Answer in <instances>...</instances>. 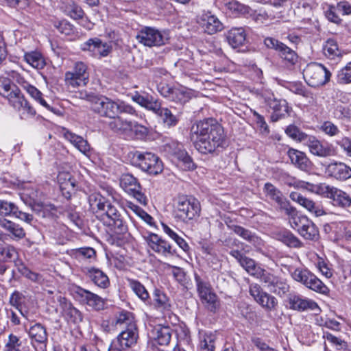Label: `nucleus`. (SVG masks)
<instances>
[{
	"mask_svg": "<svg viewBox=\"0 0 351 351\" xmlns=\"http://www.w3.org/2000/svg\"><path fill=\"white\" fill-rule=\"evenodd\" d=\"M289 286L278 278L269 291L279 295H282L289 291Z\"/></svg>",
	"mask_w": 351,
	"mask_h": 351,
	"instance_id": "obj_55",
	"label": "nucleus"
},
{
	"mask_svg": "<svg viewBox=\"0 0 351 351\" xmlns=\"http://www.w3.org/2000/svg\"><path fill=\"white\" fill-rule=\"evenodd\" d=\"M323 51L325 56L331 60L342 56L341 51L338 48V45H324Z\"/></svg>",
	"mask_w": 351,
	"mask_h": 351,
	"instance_id": "obj_57",
	"label": "nucleus"
},
{
	"mask_svg": "<svg viewBox=\"0 0 351 351\" xmlns=\"http://www.w3.org/2000/svg\"><path fill=\"white\" fill-rule=\"evenodd\" d=\"M230 228L236 234L255 246L261 245L262 240L250 230L238 225H232Z\"/></svg>",
	"mask_w": 351,
	"mask_h": 351,
	"instance_id": "obj_24",
	"label": "nucleus"
},
{
	"mask_svg": "<svg viewBox=\"0 0 351 351\" xmlns=\"http://www.w3.org/2000/svg\"><path fill=\"white\" fill-rule=\"evenodd\" d=\"M53 27L64 35H71L73 33V26L67 21L62 20L53 22Z\"/></svg>",
	"mask_w": 351,
	"mask_h": 351,
	"instance_id": "obj_52",
	"label": "nucleus"
},
{
	"mask_svg": "<svg viewBox=\"0 0 351 351\" xmlns=\"http://www.w3.org/2000/svg\"><path fill=\"white\" fill-rule=\"evenodd\" d=\"M76 294L82 304H86L96 311L104 310L106 308V300L88 290L78 287Z\"/></svg>",
	"mask_w": 351,
	"mask_h": 351,
	"instance_id": "obj_11",
	"label": "nucleus"
},
{
	"mask_svg": "<svg viewBox=\"0 0 351 351\" xmlns=\"http://www.w3.org/2000/svg\"><path fill=\"white\" fill-rule=\"evenodd\" d=\"M308 289L322 294H326L328 288L313 274L308 272Z\"/></svg>",
	"mask_w": 351,
	"mask_h": 351,
	"instance_id": "obj_38",
	"label": "nucleus"
},
{
	"mask_svg": "<svg viewBox=\"0 0 351 351\" xmlns=\"http://www.w3.org/2000/svg\"><path fill=\"white\" fill-rule=\"evenodd\" d=\"M28 334L31 340L38 343H45L47 341L48 335L46 328L40 323H36L30 326Z\"/></svg>",
	"mask_w": 351,
	"mask_h": 351,
	"instance_id": "obj_22",
	"label": "nucleus"
},
{
	"mask_svg": "<svg viewBox=\"0 0 351 351\" xmlns=\"http://www.w3.org/2000/svg\"><path fill=\"white\" fill-rule=\"evenodd\" d=\"M240 265L250 275L254 277L258 275V270L262 269L256 264L253 259L247 256L245 257Z\"/></svg>",
	"mask_w": 351,
	"mask_h": 351,
	"instance_id": "obj_48",
	"label": "nucleus"
},
{
	"mask_svg": "<svg viewBox=\"0 0 351 351\" xmlns=\"http://www.w3.org/2000/svg\"><path fill=\"white\" fill-rule=\"evenodd\" d=\"M190 138L199 153L208 154L223 146L226 135L221 125L215 119L208 118L192 125Z\"/></svg>",
	"mask_w": 351,
	"mask_h": 351,
	"instance_id": "obj_1",
	"label": "nucleus"
},
{
	"mask_svg": "<svg viewBox=\"0 0 351 351\" xmlns=\"http://www.w3.org/2000/svg\"><path fill=\"white\" fill-rule=\"evenodd\" d=\"M83 272L93 283L100 288L105 289L110 285L108 276L98 268L84 267Z\"/></svg>",
	"mask_w": 351,
	"mask_h": 351,
	"instance_id": "obj_15",
	"label": "nucleus"
},
{
	"mask_svg": "<svg viewBox=\"0 0 351 351\" xmlns=\"http://www.w3.org/2000/svg\"><path fill=\"white\" fill-rule=\"evenodd\" d=\"M82 50L87 51L93 58L100 59L107 56L112 51L111 45H85Z\"/></svg>",
	"mask_w": 351,
	"mask_h": 351,
	"instance_id": "obj_30",
	"label": "nucleus"
},
{
	"mask_svg": "<svg viewBox=\"0 0 351 351\" xmlns=\"http://www.w3.org/2000/svg\"><path fill=\"white\" fill-rule=\"evenodd\" d=\"M65 14L71 18L77 20L83 17L84 12L80 6L75 3H69L64 8Z\"/></svg>",
	"mask_w": 351,
	"mask_h": 351,
	"instance_id": "obj_47",
	"label": "nucleus"
},
{
	"mask_svg": "<svg viewBox=\"0 0 351 351\" xmlns=\"http://www.w3.org/2000/svg\"><path fill=\"white\" fill-rule=\"evenodd\" d=\"M132 164L149 175L156 176L163 170L161 160L155 154L135 151L130 153Z\"/></svg>",
	"mask_w": 351,
	"mask_h": 351,
	"instance_id": "obj_3",
	"label": "nucleus"
},
{
	"mask_svg": "<svg viewBox=\"0 0 351 351\" xmlns=\"http://www.w3.org/2000/svg\"><path fill=\"white\" fill-rule=\"evenodd\" d=\"M14 84H12L9 80H0V95L7 98L13 90Z\"/></svg>",
	"mask_w": 351,
	"mask_h": 351,
	"instance_id": "obj_61",
	"label": "nucleus"
},
{
	"mask_svg": "<svg viewBox=\"0 0 351 351\" xmlns=\"http://www.w3.org/2000/svg\"><path fill=\"white\" fill-rule=\"evenodd\" d=\"M136 38L143 44H165L169 36L167 31L161 32L154 27H145L139 32Z\"/></svg>",
	"mask_w": 351,
	"mask_h": 351,
	"instance_id": "obj_8",
	"label": "nucleus"
},
{
	"mask_svg": "<svg viewBox=\"0 0 351 351\" xmlns=\"http://www.w3.org/2000/svg\"><path fill=\"white\" fill-rule=\"evenodd\" d=\"M112 121L109 123V128L114 132L121 134H128L132 132V121L123 119L119 114L112 118Z\"/></svg>",
	"mask_w": 351,
	"mask_h": 351,
	"instance_id": "obj_21",
	"label": "nucleus"
},
{
	"mask_svg": "<svg viewBox=\"0 0 351 351\" xmlns=\"http://www.w3.org/2000/svg\"><path fill=\"white\" fill-rule=\"evenodd\" d=\"M337 143L343 149L346 156L351 158V139L348 137H343L339 140Z\"/></svg>",
	"mask_w": 351,
	"mask_h": 351,
	"instance_id": "obj_64",
	"label": "nucleus"
},
{
	"mask_svg": "<svg viewBox=\"0 0 351 351\" xmlns=\"http://www.w3.org/2000/svg\"><path fill=\"white\" fill-rule=\"evenodd\" d=\"M128 286L136 294V295L143 302H147L149 299V295L145 287L138 280L132 278L127 279Z\"/></svg>",
	"mask_w": 351,
	"mask_h": 351,
	"instance_id": "obj_32",
	"label": "nucleus"
},
{
	"mask_svg": "<svg viewBox=\"0 0 351 351\" xmlns=\"http://www.w3.org/2000/svg\"><path fill=\"white\" fill-rule=\"evenodd\" d=\"M18 271L24 277L34 282H38L42 280V276L30 270L25 264L20 263L17 265Z\"/></svg>",
	"mask_w": 351,
	"mask_h": 351,
	"instance_id": "obj_46",
	"label": "nucleus"
},
{
	"mask_svg": "<svg viewBox=\"0 0 351 351\" xmlns=\"http://www.w3.org/2000/svg\"><path fill=\"white\" fill-rule=\"evenodd\" d=\"M202 27L208 34H213L223 29V24L217 16L210 12H206L202 16Z\"/></svg>",
	"mask_w": 351,
	"mask_h": 351,
	"instance_id": "obj_19",
	"label": "nucleus"
},
{
	"mask_svg": "<svg viewBox=\"0 0 351 351\" xmlns=\"http://www.w3.org/2000/svg\"><path fill=\"white\" fill-rule=\"evenodd\" d=\"M24 60L32 67L37 69H43L46 64L44 57L38 51L25 52L24 53Z\"/></svg>",
	"mask_w": 351,
	"mask_h": 351,
	"instance_id": "obj_28",
	"label": "nucleus"
},
{
	"mask_svg": "<svg viewBox=\"0 0 351 351\" xmlns=\"http://www.w3.org/2000/svg\"><path fill=\"white\" fill-rule=\"evenodd\" d=\"M121 215L117 207L112 204V206H110L108 209V212H107V214L104 217V223L106 225L108 223H110L112 221L119 217Z\"/></svg>",
	"mask_w": 351,
	"mask_h": 351,
	"instance_id": "obj_63",
	"label": "nucleus"
},
{
	"mask_svg": "<svg viewBox=\"0 0 351 351\" xmlns=\"http://www.w3.org/2000/svg\"><path fill=\"white\" fill-rule=\"evenodd\" d=\"M120 186L128 194L136 192V189L141 188L137 179L132 174H123L119 180Z\"/></svg>",
	"mask_w": 351,
	"mask_h": 351,
	"instance_id": "obj_26",
	"label": "nucleus"
},
{
	"mask_svg": "<svg viewBox=\"0 0 351 351\" xmlns=\"http://www.w3.org/2000/svg\"><path fill=\"white\" fill-rule=\"evenodd\" d=\"M287 304L289 308L293 310L303 311L307 308V300L295 293L289 295Z\"/></svg>",
	"mask_w": 351,
	"mask_h": 351,
	"instance_id": "obj_35",
	"label": "nucleus"
},
{
	"mask_svg": "<svg viewBox=\"0 0 351 351\" xmlns=\"http://www.w3.org/2000/svg\"><path fill=\"white\" fill-rule=\"evenodd\" d=\"M246 32L243 27H233L226 34V39L229 44H243L246 40Z\"/></svg>",
	"mask_w": 351,
	"mask_h": 351,
	"instance_id": "obj_31",
	"label": "nucleus"
},
{
	"mask_svg": "<svg viewBox=\"0 0 351 351\" xmlns=\"http://www.w3.org/2000/svg\"><path fill=\"white\" fill-rule=\"evenodd\" d=\"M311 260L314 261L316 267L319 271L326 276L327 278L332 276L331 269L328 267V265L325 263L322 258L319 257L317 254H311Z\"/></svg>",
	"mask_w": 351,
	"mask_h": 351,
	"instance_id": "obj_40",
	"label": "nucleus"
},
{
	"mask_svg": "<svg viewBox=\"0 0 351 351\" xmlns=\"http://www.w3.org/2000/svg\"><path fill=\"white\" fill-rule=\"evenodd\" d=\"M215 339L213 335H205L200 343L201 351H215Z\"/></svg>",
	"mask_w": 351,
	"mask_h": 351,
	"instance_id": "obj_56",
	"label": "nucleus"
},
{
	"mask_svg": "<svg viewBox=\"0 0 351 351\" xmlns=\"http://www.w3.org/2000/svg\"><path fill=\"white\" fill-rule=\"evenodd\" d=\"M60 306L64 319L69 323L78 324L83 320L82 313L64 298H60Z\"/></svg>",
	"mask_w": 351,
	"mask_h": 351,
	"instance_id": "obj_14",
	"label": "nucleus"
},
{
	"mask_svg": "<svg viewBox=\"0 0 351 351\" xmlns=\"http://www.w3.org/2000/svg\"><path fill=\"white\" fill-rule=\"evenodd\" d=\"M228 9L235 15H246L250 13L251 8L237 1H232L227 3Z\"/></svg>",
	"mask_w": 351,
	"mask_h": 351,
	"instance_id": "obj_41",
	"label": "nucleus"
},
{
	"mask_svg": "<svg viewBox=\"0 0 351 351\" xmlns=\"http://www.w3.org/2000/svg\"><path fill=\"white\" fill-rule=\"evenodd\" d=\"M16 207L17 206L12 202L0 200V215H14V213L16 212Z\"/></svg>",
	"mask_w": 351,
	"mask_h": 351,
	"instance_id": "obj_54",
	"label": "nucleus"
},
{
	"mask_svg": "<svg viewBox=\"0 0 351 351\" xmlns=\"http://www.w3.org/2000/svg\"><path fill=\"white\" fill-rule=\"evenodd\" d=\"M106 225L108 226H113L114 228V231L119 234H124L128 231L127 225L125 224V222L123 221L121 215Z\"/></svg>",
	"mask_w": 351,
	"mask_h": 351,
	"instance_id": "obj_58",
	"label": "nucleus"
},
{
	"mask_svg": "<svg viewBox=\"0 0 351 351\" xmlns=\"http://www.w3.org/2000/svg\"><path fill=\"white\" fill-rule=\"evenodd\" d=\"M132 125L131 132H133L137 138H143L148 134L149 130L147 127L132 121Z\"/></svg>",
	"mask_w": 351,
	"mask_h": 351,
	"instance_id": "obj_60",
	"label": "nucleus"
},
{
	"mask_svg": "<svg viewBox=\"0 0 351 351\" xmlns=\"http://www.w3.org/2000/svg\"><path fill=\"white\" fill-rule=\"evenodd\" d=\"M308 71L311 73L308 86L318 87L325 85L330 80L331 73L322 64L308 63Z\"/></svg>",
	"mask_w": 351,
	"mask_h": 351,
	"instance_id": "obj_9",
	"label": "nucleus"
},
{
	"mask_svg": "<svg viewBox=\"0 0 351 351\" xmlns=\"http://www.w3.org/2000/svg\"><path fill=\"white\" fill-rule=\"evenodd\" d=\"M116 323L118 325H125L126 328L136 327L134 315L132 313L123 311L117 316Z\"/></svg>",
	"mask_w": 351,
	"mask_h": 351,
	"instance_id": "obj_42",
	"label": "nucleus"
},
{
	"mask_svg": "<svg viewBox=\"0 0 351 351\" xmlns=\"http://www.w3.org/2000/svg\"><path fill=\"white\" fill-rule=\"evenodd\" d=\"M17 256L16 250L10 245L0 246V262L14 260Z\"/></svg>",
	"mask_w": 351,
	"mask_h": 351,
	"instance_id": "obj_44",
	"label": "nucleus"
},
{
	"mask_svg": "<svg viewBox=\"0 0 351 351\" xmlns=\"http://www.w3.org/2000/svg\"><path fill=\"white\" fill-rule=\"evenodd\" d=\"M25 296L18 291H14L10 297V304L19 309L22 303L24 302Z\"/></svg>",
	"mask_w": 351,
	"mask_h": 351,
	"instance_id": "obj_62",
	"label": "nucleus"
},
{
	"mask_svg": "<svg viewBox=\"0 0 351 351\" xmlns=\"http://www.w3.org/2000/svg\"><path fill=\"white\" fill-rule=\"evenodd\" d=\"M327 198L331 200L332 204L335 206L346 208L351 205L350 196L342 190L331 186Z\"/></svg>",
	"mask_w": 351,
	"mask_h": 351,
	"instance_id": "obj_17",
	"label": "nucleus"
},
{
	"mask_svg": "<svg viewBox=\"0 0 351 351\" xmlns=\"http://www.w3.org/2000/svg\"><path fill=\"white\" fill-rule=\"evenodd\" d=\"M90 210L97 214L101 208H104L108 201L104 196L97 193L90 194L88 198Z\"/></svg>",
	"mask_w": 351,
	"mask_h": 351,
	"instance_id": "obj_36",
	"label": "nucleus"
},
{
	"mask_svg": "<svg viewBox=\"0 0 351 351\" xmlns=\"http://www.w3.org/2000/svg\"><path fill=\"white\" fill-rule=\"evenodd\" d=\"M0 227L7 230L12 238L21 239L25 236V230L22 227L5 219H0Z\"/></svg>",
	"mask_w": 351,
	"mask_h": 351,
	"instance_id": "obj_23",
	"label": "nucleus"
},
{
	"mask_svg": "<svg viewBox=\"0 0 351 351\" xmlns=\"http://www.w3.org/2000/svg\"><path fill=\"white\" fill-rule=\"evenodd\" d=\"M65 138L69 141L80 152L87 155L90 152V145L87 141L82 136L74 133L66 132L64 134Z\"/></svg>",
	"mask_w": 351,
	"mask_h": 351,
	"instance_id": "obj_27",
	"label": "nucleus"
},
{
	"mask_svg": "<svg viewBox=\"0 0 351 351\" xmlns=\"http://www.w3.org/2000/svg\"><path fill=\"white\" fill-rule=\"evenodd\" d=\"M160 92L163 97L176 103L184 104L191 99L190 92L184 87L176 88L162 86Z\"/></svg>",
	"mask_w": 351,
	"mask_h": 351,
	"instance_id": "obj_13",
	"label": "nucleus"
},
{
	"mask_svg": "<svg viewBox=\"0 0 351 351\" xmlns=\"http://www.w3.org/2000/svg\"><path fill=\"white\" fill-rule=\"evenodd\" d=\"M258 271V275H256L255 278L260 279L261 282H263L269 290L270 288L273 286L274 283L276 282V280L278 278V277L275 276L263 268Z\"/></svg>",
	"mask_w": 351,
	"mask_h": 351,
	"instance_id": "obj_49",
	"label": "nucleus"
},
{
	"mask_svg": "<svg viewBox=\"0 0 351 351\" xmlns=\"http://www.w3.org/2000/svg\"><path fill=\"white\" fill-rule=\"evenodd\" d=\"M7 99L10 104L18 110H21L23 103L26 100L16 86H13L12 93H11Z\"/></svg>",
	"mask_w": 351,
	"mask_h": 351,
	"instance_id": "obj_37",
	"label": "nucleus"
},
{
	"mask_svg": "<svg viewBox=\"0 0 351 351\" xmlns=\"http://www.w3.org/2000/svg\"><path fill=\"white\" fill-rule=\"evenodd\" d=\"M154 301L155 305L163 310L170 309V303L167 295L158 289H156L154 292Z\"/></svg>",
	"mask_w": 351,
	"mask_h": 351,
	"instance_id": "obj_45",
	"label": "nucleus"
},
{
	"mask_svg": "<svg viewBox=\"0 0 351 351\" xmlns=\"http://www.w3.org/2000/svg\"><path fill=\"white\" fill-rule=\"evenodd\" d=\"M288 154L293 164L304 171L307 170V158L304 152L290 149Z\"/></svg>",
	"mask_w": 351,
	"mask_h": 351,
	"instance_id": "obj_29",
	"label": "nucleus"
},
{
	"mask_svg": "<svg viewBox=\"0 0 351 351\" xmlns=\"http://www.w3.org/2000/svg\"><path fill=\"white\" fill-rule=\"evenodd\" d=\"M199 202L195 198L187 196L178 197L175 206V217L182 221L192 220L199 215Z\"/></svg>",
	"mask_w": 351,
	"mask_h": 351,
	"instance_id": "obj_4",
	"label": "nucleus"
},
{
	"mask_svg": "<svg viewBox=\"0 0 351 351\" xmlns=\"http://www.w3.org/2000/svg\"><path fill=\"white\" fill-rule=\"evenodd\" d=\"M337 83L340 84L351 83V62L338 72Z\"/></svg>",
	"mask_w": 351,
	"mask_h": 351,
	"instance_id": "obj_51",
	"label": "nucleus"
},
{
	"mask_svg": "<svg viewBox=\"0 0 351 351\" xmlns=\"http://www.w3.org/2000/svg\"><path fill=\"white\" fill-rule=\"evenodd\" d=\"M23 88L27 93L37 102H38L42 106L45 108L47 110L52 112L56 114H60V112L58 109L51 106L43 98V93L35 86L29 84V83H24Z\"/></svg>",
	"mask_w": 351,
	"mask_h": 351,
	"instance_id": "obj_20",
	"label": "nucleus"
},
{
	"mask_svg": "<svg viewBox=\"0 0 351 351\" xmlns=\"http://www.w3.org/2000/svg\"><path fill=\"white\" fill-rule=\"evenodd\" d=\"M67 85L73 88L86 86L89 80L88 66L83 62H77L75 64L73 71H68L64 76Z\"/></svg>",
	"mask_w": 351,
	"mask_h": 351,
	"instance_id": "obj_7",
	"label": "nucleus"
},
{
	"mask_svg": "<svg viewBox=\"0 0 351 351\" xmlns=\"http://www.w3.org/2000/svg\"><path fill=\"white\" fill-rule=\"evenodd\" d=\"M131 327L126 328L118 335L111 343L108 351H130L136 343L138 338L137 327Z\"/></svg>",
	"mask_w": 351,
	"mask_h": 351,
	"instance_id": "obj_6",
	"label": "nucleus"
},
{
	"mask_svg": "<svg viewBox=\"0 0 351 351\" xmlns=\"http://www.w3.org/2000/svg\"><path fill=\"white\" fill-rule=\"evenodd\" d=\"M268 106L271 112V119L272 121H278L282 117H284L288 113V106L285 100L283 99H270L268 101Z\"/></svg>",
	"mask_w": 351,
	"mask_h": 351,
	"instance_id": "obj_18",
	"label": "nucleus"
},
{
	"mask_svg": "<svg viewBox=\"0 0 351 351\" xmlns=\"http://www.w3.org/2000/svg\"><path fill=\"white\" fill-rule=\"evenodd\" d=\"M326 173L339 180H346L351 177V168L343 162H334L328 165Z\"/></svg>",
	"mask_w": 351,
	"mask_h": 351,
	"instance_id": "obj_16",
	"label": "nucleus"
},
{
	"mask_svg": "<svg viewBox=\"0 0 351 351\" xmlns=\"http://www.w3.org/2000/svg\"><path fill=\"white\" fill-rule=\"evenodd\" d=\"M92 110L99 117L108 119L121 113L136 115V110L131 105L120 99L113 100L103 95L98 96Z\"/></svg>",
	"mask_w": 351,
	"mask_h": 351,
	"instance_id": "obj_2",
	"label": "nucleus"
},
{
	"mask_svg": "<svg viewBox=\"0 0 351 351\" xmlns=\"http://www.w3.org/2000/svg\"><path fill=\"white\" fill-rule=\"evenodd\" d=\"M158 116L160 117L163 123L168 127H173L178 123V118L173 114L172 112L167 108L162 107Z\"/></svg>",
	"mask_w": 351,
	"mask_h": 351,
	"instance_id": "obj_39",
	"label": "nucleus"
},
{
	"mask_svg": "<svg viewBox=\"0 0 351 351\" xmlns=\"http://www.w3.org/2000/svg\"><path fill=\"white\" fill-rule=\"evenodd\" d=\"M276 50L279 51V56L291 65H293L298 59L295 52L287 45H273Z\"/></svg>",
	"mask_w": 351,
	"mask_h": 351,
	"instance_id": "obj_34",
	"label": "nucleus"
},
{
	"mask_svg": "<svg viewBox=\"0 0 351 351\" xmlns=\"http://www.w3.org/2000/svg\"><path fill=\"white\" fill-rule=\"evenodd\" d=\"M308 150L312 154L319 157H326L330 154V149L315 137L308 138Z\"/></svg>",
	"mask_w": 351,
	"mask_h": 351,
	"instance_id": "obj_25",
	"label": "nucleus"
},
{
	"mask_svg": "<svg viewBox=\"0 0 351 351\" xmlns=\"http://www.w3.org/2000/svg\"><path fill=\"white\" fill-rule=\"evenodd\" d=\"M197 291L203 303H206L210 311L215 312L218 306V298L213 290L210 283L195 274Z\"/></svg>",
	"mask_w": 351,
	"mask_h": 351,
	"instance_id": "obj_5",
	"label": "nucleus"
},
{
	"mask_svg": "<svg viewBox=\"0 0 351 351\" xmlns=\"http://www.w3.org/2000/svg\"><path fill=\"white\" fill-rule=\"evenodd\" d=\"M154 331V339L159 345L167 346L169 343L171 337V329L169 327H162L158 326L155 328Z\"/></svg>",
	"mask_w": 351,
	"mask_h": 351,
	"instance_id": "obj_33",
	"label": "nucleus"
},
{
	"mask_svg": "<svg viewBox=\"0 0 351 351\" xmlns=\"http://www.w3.org/2000/svg\"><path fill=\"white\" fill-rule=\"evenodd\" d=\"M264 190L266 195L275 201L284 210L287 215H295V208L291 207L289 201L283 196L282 193L272 184L267 182L265 184Z\"/></svg>",
	"mask_w": 351,
	"mask_h": 351,
	"instance_id": "obj_12",
	"label": "nucleus"
},
{
	"mask_svg": "<svg viewBox=\"0 0 351 351\" xmlns=\"http://www.w3.org/2000/svg\"><path fill=\"white\" fill-rule=\"evenodd\" d=\"M331 186L327 185L324 183L319 184H311L308 182V191L314 193L327 198Z\"/></svg>",
	"mask_w": 351,
	"mask_h": 351,
	"instance_id": "obj_50",
	"label": "nucleus"
},
{
	"mask_svg": "<svg viewBox=\"0 0 351 351\" xmlns=\"http://www.w3.org/2000/svg\"><path fill=\"white\" fill-rule=\"evenodd\" d=\"M130 207L139 217H141L150 226L154 224L153 217L147 213H146L143 209L134 204H132V206Z\"/></svg>",
	"mask_w": 351,
	"mask_h": 351,
	"instance_id": "obj_59",
	"label": "nucleus"
},
{
	"mask_svg": "<svg viewBox=\"0 0 351 351\" xmlns=\"http://www.w3.org/2000/svg\"><path fill=\"white\" fill-rule=\"evenodd\" d=\"M257 302L269 310L274 309L278 304L276 299L266 292L265 294H262L261 298L258 299Z\"/></svg>",
	"mask_w": 351,
	"mask_h": 351,
	"instance_id": "obj_53",
	"label": "nucleus"
},
{
	"mask_svg": "<svg viewBox=\"0 0 351 351\" xmlns=\"http://www.w3.org/2000/svg\"><path fill=\"white\" fill-rule=\"evenodd\" d=\"M58 181L62 191L67 190L68 193H69L70 191H74L75 184L70 174L67 173H59L58 176Z\"/></svg>",
	"mask_w": 351,
	"mask_h": 351,
	"instance_id": "obj_43",
	"label": "nucleus"
},
{
	"mask_svg": "<svg viewBox=\"0 0 351 351\" xmlns=\"http://www.w3.org/2000/svg\"><path fill=\"white\" fill-rule=\"evenodd\" d=\"M145 238L149 247L156 254L165 257L173 256L176 254L171 245L158 234L149 233Z\"/></svg>",
	"mask_w": 351,
	"mask_h": 351,
	"instance_id": "obj_10",
	"label": "nucleus"
}]
</instances>
